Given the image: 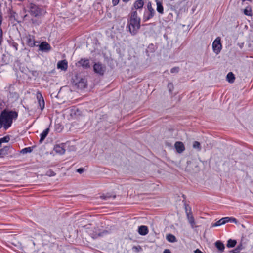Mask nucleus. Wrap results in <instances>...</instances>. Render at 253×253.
Returning a JSON list of instances; mask_svg holds the SVG:
<instances>
[{
    "instance_id": "obj_1",
    "label": "nucleus",
    "mask_w": 253,
    "mask_h": 253,
    "mask_svg": "<svg viewBox=\"0 0 253 253\" xmlns=\"http://www.w3.org/2000/svg\"><path fill=\"white\" fill-rule=\"evenodd\" d=\"M18 117V113L15 111H9L3 112L0 116V122L1 126L5 129H8L11 126L13 120H16Z\"/></svg>"
},
{
    "instance_id": "obj_2",
    "label": "nucleus",
    "mask_w": 253,
    "mask_h": 253,
    "mask_svg": "<svg viewBox=\"0 0 253 253\" xmlns=\"http://www.w3.org/2000/svg\"><path fill=\"white\" fill-rule=\"evenodd\" d=\"M129 31L132 35L136 34L140 27V18L137 16V12L134 11L131 13L130 19L128 22Z\"/></svg>"
},
{
    "instance_id": "obj_3",
    "label": "nucleus",
    "mask_w": 253,
    "mask_h": 253,
    "mask_svg": "<svg viewBox=\"0 0 253 253\" xmlns=\"http://www.w3.org/2000/svg\"><path fill=\"white\" fill-rule=\"evenodd\" d=\"M93 71L95 73L102 76L106 71V67L100 63H95L93 65Z\"/></svg>"
},
{
    "instance_id": "obj_4",
    "label": "nucleus",
    "mask_w": 253,
    "mask_h": 253,
    "mask_svg": "<svg viewBox=\"0 0 253 253\" xmlns=\"http://www.w3.org/2000/svg\"><path fill=\"white\" fill-rule=\"evenodd\" d=\"M212 48L213 51L216 54H218L220 52L222 48V44L221 43V39L220 37L216 38L213 42Z\"/></svg>"
},
{
    "instance_id": "obj_5",
    "label": "nucleus",
    "mask_w": 253,
    "mask_h": 253,
    "mask_svg": "<svg viewBox=\"0 0 253 253\" xmlns=\"http://www.w3.org/2000/svg\"><path fill=\"white\" fill-rule=\"evenodd\" d=\"M30 12L31 15L37 17L42 14V10L37 5L31 4L30 6Z\"/></svg>"
},
{
    "instance_id": "obj_6",
    "label": "nucleus",
    "mask_w": 253,
    "mask_h": 253,
    "mask_svg": "<svg viewBox=\"0 0 253 253\" xmlns=\"http://www.w3.org/2000/svg\"><path fill=\"white\" fill-rule=\"evenodd\" d=\"M53 150L57 154L63 155L65 152V144L61 143L56 145L54 146Z\"/></svg>"
},
{
    "instance_id": "obj_7",
    "label": "nucleus",
    "mask_w": 253,
    "mask_h": 253,
    "mask_svg": "<svg viewBox=\"0 0 253 253\" xmlns=\"http://www.w3.org/2000/svg\"><path fill=\"white\" fill-rule=\"evenodd\" d=\"M37 99L39 105L41 110L42 111L44 108V101L43 98L41 93L38 92L37 93Z\"/></svg>"
},
{
    "instance_id": "obj_8",
    "label": "nucleus",
    "mask_w": 253,
    "mask_h": 253,
    "mask_svg": "<svg viewBox=\"0 0 253 253\" xmlns=\"http://www.w3.org/2000/svg\"><path fill=\"white\" fill-rule=\"evenodd\" d=\"M57 67L62 71H66L68 68V62L66 60L59 61L57 64Z\"/></svg>"
},
{
    "instance_id": "obj_9",
    "label": "nucleus",
    "mask_w": 253,
    "mask_h": 253,
    "mask_svg": "<svg viewBox=\"0 0 253 253\" xmlns=\"http://www.w3.org/2000/svg\"><path fill=\"white\" fill-rule=\"evenodd\" d=\"M26 41L27 44L31 47H33L35 45L36 42L35 41L34 37L32 35H29L26 36Z\"/></svg>"
},
{
    "instance_id": "obj_10",
    "label": "nucleus",
    "mask_w": 253,
    "mask_h": 253,
    "mask_svg": "<svg viewBox=\"0 0 253 253\" xmlns=\"http://www.w3.org/2000/svg\"><path fill=\"white\" fill-rule=\"evenodd\" d=\"M78 63L80 66L85 69L89 68L90 67L89 60L87 59L82 58L78 62Z\"/></svg>"
},
{
    "instance_id": "obj_11",
    "label": "nucleus",
    "mask_w": 253,
    "mask_h": 253,
    "mask_svg": "<svg viewBox=\"0 0 253 253\" xmlns=\"http://www.w3.org/2000/svg\"><path fill=\"white\" fill-rule=\"evenodd\" d=\"M174 146L177 152L179 153H182L185 150L184 145L181 142H176L174 144Z\"/></svg>"
},
{
    "instance_id": "obj_12",
    "label": "nucleus",
    "mask_w": 253,
    "mask_h": 253,
    "mask_svg": "<svg viewBox=\"0 0 253 253\" xmlns=\"http://www.w3.org/2000/svg\"><path fill=\"white\" fill-rule=\"evenodd\" d=\"M50 49V45L46 42H42L39 45V49L42 51H49Z\"/></svg>"
},
{
    "instance_id": "obj_13",
    "label": "nucleus",
    "mask_w": 253,
    "mask_h": 253,
    "mask_svg": "<svg viewBox=\"0 0 253 253\" xmlns=\"http://www.w3.org/2000/svg\"><path fill=\"white\" fill-rule=\"evenodd\" d=\"M138 233L141 235H146L148 233V229L146 226L142 225L138 228Z\"/></svg>"
},
{
    "instance_id": "obj_14",
    "label": "nucleus",
    "mask_w": 253,
    "mask_h": 253,
    "mask_svg": "<svg viewBox=\"0 0 253 253\" xmlns=\"http://www.w3.org/2000/svg\"><path fill=\"white\" fill-rule=\"evenodd\" d=\"M147 7H148V10L150 12V14L148 15V16L147 17L146 20H149L154 16L155 12V10L153 9V8L152 7L151 2H149L148 3Z\"/></svg>"
},
{
    "instance_id": "obj_15",
    "label": "nucleus",
    "mask_w": 253,
    "mask_h": 253,
    "mask_svg": "<svg viewBox=\"0 0 253 253\" xmlns=\"http://www.w3.org/2000/svg\"><path fill=\"white\" fill-rule=\"evenodd\" d=\"M49 132V128H47L45 129L41 134H40V143H42V141L44 140L46 137L47 136L48 133Z\"/></svg>"
},
{
    "instance_id": "obj_16",
    "label": "nucleus",
    "mask_w": 253,
    "mask_h": 253,
    "mask_svg": "<svg viewBox=\"0 0 253 253\" xmlns=\"http://www.w3.org/2000/svg\"><path fill=\"white\" fill-rule=\"evenodd\" d=\"M235 77L234 74L230 72H229L226 76V80L230 84H232L234 82Z\"/></svg>"
},
{
    "instance_id": "obj_17",
    "label": "nucleus",
    "mask_w": 253,
    "mask_h": 253,
    "mask_svg": "<svg viewBox=\"0 0 253 253\" xmlns=\"http://www.w3.org/2000/svg\"><path fill=\"white\" fill-rule=\"evenodd\" d=\"M157 5V11L160 14H163L164 8L162 2L159 0H155Z\"/></svg>"
},
{
    "instance_id": "obj_18",
    "label": "nucleus",
    "mask_w": 253,
    "mask_h": 253,
    "mask_svg": "<svg viewBox=\"0 0 253 253\" xmlns=\"http://www.w3.org/2000/svg\"><path fill=\"white\" fill-rule=\"evenodd\" d=\"M186 214H187L188 220L189 223L190 224L191 227L192 228H193L195 225V221H194V219L191 213L188 212L186 211Z\"/></svg>"
},
{
    "instance_id": "obj_19",
    "label": "nucleus",
    "mask_w": 253,
    "mask_h": 253,
    "mask_svg": "<svg viewBox=\"0 0 253 253\" xmlns=\"http://www.w3.org/2000/svg\"><path fill=\"white\" fill-rule=\"evenodd\" d=\"M144 2L142 0H137L134 4V6L135 9H141L143 7Z\"/></svg>"
},
{
    "instance_id": "obj_20",
    "label": "nucleus",
    "mask_w": 253,
    "mask_h": 253,
    "mask_svg": "<svg viewBox=\"0 0 253 253\" xmlns=\"http://www.w3.org/2000/svg\"><path fill=\"white\" fill-rule=\"evenodd\" d=\"M166 239L169 242L171 243H174L176 242V238L175 237V236L171 234H168L166 236Z\"/></svg>"
},
{
    "instance_id": "obj_21",
    "label": "nucleus",
    "mask_w": 253,
    "mask_h": 253,
    "mask_svg": "<svg viewBox=\"0 0 253 253\" xmlns=\"http://www.w3.org/2000/svg\"><path fill=\"white\" fill-rule=\"evenodd\" d=\"M216 247L220 251H223L224 249V244L220 241H217L215 243Z\"/></svg>"
},
{
    "instance_id": "obj_22",
    "label": "nucleus",
    "mask_w": 253,
    "mask_h": 253,
    "mask_svg": "<svg viewBox=\"0 0 253 253\" xmlns=\"http://www.w3.org/2000/svg\"><path fill=\"white\" fill-rule=\"evenodd\" d=\"M236 240L229 239L228 241L227 246L229 248L234 247L236 245Z\"/></svg>"
},
{
    "instance_id": "obj_23",
    "label": "nucleus",
    "mask_w": 253,
    "mask_h": 253,
    "mask_svg": "<svg viewBox=\"0 0 253 253\" xmlns=\"http://www.w3.org/2000/svg\"><path fill=\"white\" fill-rule=\"evenodd\" d=\"M193 148L197 149L198 151H201V147L200 143L198 141H194L193 143Z\"/></svg>"
},
{
    "instance_id": "obj_24",
    "label": "nucleus",
    "mask_w": 253,
    "mask_h": 253,
    "mask_svg": "<svg viewBox=\"0 0 253 253\" xmlns=\"http://www.w3.org/2000/svg\"><path fill=\"white\" fill-rule=\"evenodd\" d=\"M224 221H223L222 218H221L220 220H219L218 221L216 222L215 223L212 224L211 227H214L221 226L222 225L224 224Z\"/></svg>"
},
{
    "instance_id": "obj_25",
    "label": "nucleus",
    "mask_w": 253,
    "mask_h": 253,
    "mask_svg": "<svg viewBox=\"0 0 253 253\" xmlns=\"http://www.w3.org/2000/svg\"><path fill=\"white\" fill-rule=\"evenodd\" d=\"M244 13L247 16H251L252 15V10L250 8L247 7L244 10Z\"/></svg>"
},
{
    "instance_id": "obj_26",
    "label": "nucleus",
    "mask_w": 253,
    "mask_h": 253,
    "mask_svg": "<svg viewBox=\"0 0 253 253\" xmlns=\"http://www.w3.org/2000/svg\"><path fill=\"white\" fill-rule=\"evenodd\" d=\"M32 151V149L31 147H26L25 148L21 151V153L22 154H26L27 153H30Z\"/></svg>"
},
{
    "instance_id": "obj_27",
    "label": "nucleus",
    "mask_w": 253,
    "mask_h": 253,
    "mask_svg": "<svg viewBox=\"0 0 253 253\" xmlns=\"http://www.w3.org/2000/svg\"><path fill=\"white\" fill-rule=\"evenodd\" d=\"M55 174H56L55 173L51 170H48L46 173V175L50 176V177L54 176L55 175Z\"/></svg>"
},
{
    "instance_id": "obj_28",
    "label": "nucleus",
    "mask_w": 253,
    "mask_h": 253,
    "mask_svg": "<svg viewBox=\"0 0 253 253\" xmlns=\"http://www.w3.org/2000/svg\"><path fill=\"white\" fill-rule=\"evenodd\" d=\"M0 140L1 143L8 142L10 140V138L9 136H5L0 138Z\"/></svg>"
},
{
    "instance_id": "obj_29",
    "label": "nucleus",
    "mask_w": 253,
    "mask_h": 253,
    "mask_svg": "<svg viewBox=\"0 0 253 253\" xmlns=\"http://www.w3.org/2000/svg\"><path fill=\"white\" fill-rule=\"evenodd\" d=\"M178 71H179V68L178 67H174V68H172L170 70V72L172 73H177L178 72Z\"/></svg>"
},
{
    "instance_id": "obj_30",
    "label": "nucleus",
    "mask_w": 253,
    "mask_h": 253,
    "mask_svg": "<svg viewBox=\"0 0 253 253\" xmlns=\"http://www.w3.org/2000/svg\"><path fill=\"white\" fill-rule=\"evenodd\" d=\"M81 86L83 87H85L86 86V84L85 82H80L79 83H78V86Z\"/></svg>"
},
{
    "instance_id": "obj_31",
    "label": "nucleus",
    "mask_w": 253,
    "mask_h": 253,
    "mask_svg": "<svg viewBox=\"0 0 253 253\" xmlns=\"http://www.w3.org/2000/svg\"><path fill=\"white\" fill-rule=\"evenodd\" d=\"M223 221H224V223L225 224L228 222H230V217H226L222 218Z\"/></svg>"
},
{
    "instance_id": "obj_32",
    "label": "nucleus",
    "mask_w": 253,
    "mask_h": 253,
    "mask_svg": "<svg viewBox=\"0 0 253 253\" xmlns=\"http://www.w3.org/2000/svg\"><path fill=\"white\" fill-rule=\"evenodd\" d=\"M120 0H112V4L114 6L117 5L119 2Z\"/></svg>"
},
{
    "instance_id": "obj_33",
    "label": "nucleus",
    "mask_w": 253,
    "mask_h": 253,
    "mask_svg": "<svg viewBox=\"0 0 253 253\" xmlns=\"http://www.w3.org/2000/svg\"><path fill=\"white\" fill-rule=\"evenodd\" d=\"M230 222H234L236 224L237 223V220L236 218H233V217H230Z\"/></svg>"
},
{
    "instance_id": "obj_34",
    "label": "nucleus",
    "mask_w": 253,
    "mask_h": 253,
    "mask_svg": "<svg viewBox=\"0 0 253 253\" xmlns=\"http://www.w3.org/2000/svg\"><path fill=\"white\" fill-rule=\"evenodd\" d=\"M77 171L79 173H82L84 171V168H79L77 169Z\"/></svg>"
},
{
    "instance_id": "obj_35",
    "label": "nucleus",
    "mask_w": 253,
    "mask_h": 253,
    "mask_svg": "<svg viewBox=\"0 0 253 253\" xmlns=\"http://www.w3.org/2000/svg\"><path fill=\"white\" fill-rule=\"evenodd\" d=\"M163 253H171V252L169 250L166 249L164 250Z\"/></svg>"
},
{
    "instance_id": "obj_36",
    "label": "nucleus",
    "mask_w": 253,
    "mask_h": 253,
    "mask_svg": "<svg viewBox=\"0 0 253 253\" xmlns=\"http://www.w3.org/2000/svg\"><path fill=\"white\" fill-rule=\"evenodd\" d=\"M194 253H203L200 250L197 249L195 251Z\"/></svg>"
},
{
    "instance_id": "obj_37",
    "label": "nucleus",
    "mask_w": 253,
    "mask_h": 253,
    "mask_svg": "<svg viewBox=\"0 0 253 253\" xmlns=\"http://www.w3.org/2000/svg\"><path fill=\"white\" fill-rule=\"evenodd\" d=\"M2 30L0 29V38H1V37H2Z\"/></svg>"
},
{
    "instance_id": "obj_38",
    "label": "nucleus",
    "mask_w": 253,
    "mask_h": 253,
    "mask_svg": "<svg viewBox=\"0 0 253 253\" xmlns=\"http://www.w3.org/2000/svg\"><path fill=\"white\" fill-rule=\"evenodd\" d=\"M133 250H135V251H138V248H137V247H133Z\"/></svg>"
},
{
    "instance_id": "obj_39",
    "label": "nucleus",
    "mask_w": 253,
    "mask_h": 253,
    "mask_svg": "<svg viewBox=\"0 0 253 253\" xmlns=\"http://www.w3.org/2000/svg\"><path fill=\"white\" fill-rule=\"evenodd\" d=\"M125 2H127V1H128L129 0H123Z\"/></svg>"
}]
</instances>
